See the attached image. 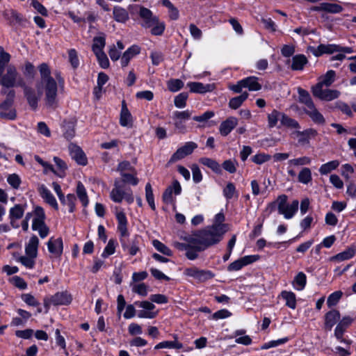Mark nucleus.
Returning <instances> with one entry per match:
<instances>
[{
  "label": "nucleus",
  "instance_id": "obj_34",
  "mask_svg": "<svg viewBox=\"0 0 356 356\" xmlns=\"http://www.w3.org/2000/svg\"><path fill=\"white\" fill-rule=\"evenodd\" d=\"M76 193L83 207H87L89 202L88 197L85 186L81 181H78Z\"/></svg>",
  "mask_w": 356,
  "mask_h": 356
},
{
  "label": "nucleus",
  "instance_id": "obj_49",
  "mask_svg": "<svg viewBox=\"0 0 356 356\" xmlns=\"http://www.w3.org/2000/svg\"><path fill=\"white\" fill-rule=\"evenodd\" d=\"M35 258L30 255L21 256L18 258L17 261H19L26 268L32 269L34 268L35 264Z\"/></svg>",
  "mask_w": 356,
  "mask_h": 356
},
{
  "label": "nucleus",
  "instance_id": "obj_13",
  "mask_svg": "<svg viewBox=\"0 0 356 356\" xmlns=\"http://www.w3.org/2000/svg\"><path fill=\"white\" fill-rule=\"evenodd\" d=\"M69 151L71 157L81 165H86L88 159L83 151L75 144L71 143L69 145Z\"/></svg>",
  "mask_w": 356,
  "mask_h": 356
},
{
  "label": "nucleus",
  "instance_id": "obj_4",
  "mask_svg": "<svg viewBox=\"0 0 356 356\" xmlns=\"http://www.w3.org/2000/svg\"><path fill=\"white\" fill-rule=\"evenodd\" d=\"M24 80L19 76L14 65H8L5 69H0V85L4 88L19 86V82Z\"/></svg>",
  "mask_w": 356,
  "mask_h": 356
},
{
  "label": "nucleus",
  "instance_id": "obj_14",
  "mask_svg": "<svg viewBox=\"0 0 356 356\" xmlns=\"http://www.w3.org/2000/svg\"><path fill=\"white\" fill-rule=\"evenodd\" d=\"M312 10L316 12H325L331 14H337L341 13L343 10V8L337 3L322 2L318 6L313 7Z\"/></svg>",
  "mask_w": 356,
  "mask_h": 356
},
{
  "label": "nucleus",
  "instance_id": "obj_61",
  "mask_svg": "<svg viewBox=\"0 0 356 356\" xmlns=\"http://www.w3.org/2000/svg\"><path fill=\"white\" fill-rule=\"evenodd\" d=\"M147 289L148 286L145 283L136 284L132 286L133 292L142 296L147 295Z\"/></svg>",
  "mask_w": 356,
  "mask_h": 356
},
{
  "label": "nucleus",
  "instance_id": "obj_56",
  "mask_svg": "<svg viewBox=\"0 0 356 356\" xmlns=\"http://www.w3.org/2000/svg\"><path fill=\"white\" fill-rule=\"evenodd\" d=\"M291 136L293 138L297 139L298 143L302 145L307 143L309 141L308 134L307 131H300L296 130L291 133Z\"/></svg>",
  "mask_w": 356,
  "mask_h": 356
},
{
  "label": "nucleus",
  "instance_id": "obj_47",
  "mask_svg": "<svg viewBox=\"0 0 356 356\" xmlns=\"http://www.w3.org/2000/svg\"><path fill=\"white\" fill-rule=\"evenodd\" d=\"M152 245L153 246L161 253L163 254L164 255L170 257L172 255V252L171 250L167 247L165 244L161 243L157 239L152 241Z\"/></svg>",
  "mask_w": 356,
  "mask_h": 356
},
{
  "label": "nucleus",
  "instance_id": "obj_38",
  "mask_svg": "<svg viewBox=\"0 0 356 356\" xmlns=\"http://www.w3.org/2000/svg\"><path fill=\"white\" fill-rule=\"evenodd\" d=\"M248 97L247 92H243L241 95L232 98L229 102V106L232 109H237L239 108L244 101Z\"/></svg>",
  "mask_w": 356,
  "mask_h": 356
},
{
  "label": "nucleus",
  "instance_id": "obj_59",
  "mask_svg": "<svg viewBox=\"0 0 356 356\" xmlns=\"http://www.w3.org/2000/svg\"><path fill=\"white\" fill-rule=\"evenodd\" d=\"M214 274L208 270H200L196 280L200 282H204L209 280L212 279Z\"/></svg>",
  "mask_w": 356,
  "mask_h": 356
},
{
  "label": "nucleus",
  "instance_id": "obj_31",
  "mask_svg": "<svg viewBox=\"0 0 356 356\" xmlns=\"http://www.w3.org/2000/svg\"><path fill=\"white\" fill-rule=\"evenodd\" d=\"M256 76H249L243 79L244 88H248L250 91H258L261 89V85L258 82Z\"/></svg>",
  "mask_w": 356,
  "mask_h": 356
},
{
  "label": "nucleus",
  "instance_id": "obj_37",
  "mask_svg": "<svg viewBox=\"0 0 356 356\" xmlns=\"http://www.w3.org/2000/svg\"><path fill=\"white\" fill-rule=\"evenodd\" d=\"M312 179V171L309 168H302L298 175V180L300 183L307 184Z\"/></svg>",
  "mask_w": 356,
  "mask_h": 356
},
{
  "label": "nucleus",
  "instance_id": "obj_45",
  "mask_svg": "<svg viewBox=\"0 0 356 356\" xmlns=\"http://www.w3.org/2000/svg\"><path fill=\"white\" fill-rule=\"evenodd\" d=\"M191 114L192 112L189 110H186L183 111H177L172 113V118L173 120L184 122L186 120H188L191 118Z\"/></svg>",
  "mask_w": 356,
  "mask_h": 356
},
{
  "label": "nucleus",
  "instance_id": "obj_5",
  "mask_svg": "<svg viewBox=\"0 0 356 356\" xmlns=\"http://www.w3.org/2000/svg\"><path fill=\"white\" fill-rule=\"evenodd\" d=\"M45 214L44 209L39 206L34 208V218L32 229L37 231L41 238H45L49 234V228L44 223Z\"/></svg>",
  "mask_w": 356,
  "mask_h": 356
},
{
  "label": "nucleus",
  "instance_id": "obj_8",
  "mask_svg": "<svg viewBox=\"0 0 356 356\" xmlns=\"http://www.w3.org/2000/svg\"><path fill=\"white\" fill-rule=\"evenodd\" d=\"M312 90L314 96L327 102L334 100L340 95V92L337 90L323 89L319 86H313Z\"/></svg>",
  "mask_w": 356,
  "mask_h": 356
},
{
  "label": "nucleus",
  "instance_id": "obj_36",
  "mask_svg": "<svg viewBox=\"0 0 356 356\" xmlns=\"http://www.w3.org/2000/svg\"><path fill=\"white\" fill-rule=\"evenodd\" d=\"M282 298L286 301V305L291 309H294L296 307V298L294 293L291 291H282Z\"/></svg>",
  "mask_w": 356,
  "mask_h": 356
},
{
  "label": "nucleus",
  "instance_id": "obj_7",
  "mask_svg": "<svg viewBox=\"0 0 356 356\" xmlns=\"http://www.w3.org/2000/svg\"><path fill=\"white\" fill-rule=\"evenodd\" d=\"M72 300V296L67 291L57 292L49 299H45L44 301V305L47 309H48L51 305H67L70 304Z\"/></svg>",
  "mask_w": 356,
  "mask_h": 356
},
{
  "label": "nucleus",
  "instance_id": "obj_9",
  "mask_svg": "<svg viewBox=\"0 0 356 356\" xmlns=\"http://www.w3.org/2000/svg\"><path fill=\"white\" fill-rule=\"evenodd\" d=\"M181 192V186L177 180H174L170 186H169L163 192L162 198L163 202L168 204H174L175 199L172 196V193L177 195Z\"/></svg>",
  "mask_w": 356,
  "mask_h": 356
},
{
  "label": "nucleus",
  "instance_id": "obj_63",
  "mask_svg": "<svg viewBox=\"0 0 356 356\" xmlns=\"http://www.w3.org/2000/svg\"><path fill=\"white\" fill-rule=\"evenodd\" d=\"M353 173L354 168L351 165L346 163L341 166V175L346 181H348L350 179L351 175Z\"/></svg>",
  "mask_w": 356,
  "mask_h": 356
},
{
  "label": "nucleus",
  "instance_id": "obj_35",
  "mask_svg": "<svg viewBox=\"0 0 356 356\" xmlns=\"http://www.w3.org/2000/svg\"><path fill=\"white\" fill-rule=\"evenodd\" d=\"M307 283V277L302 272L298 273L294 277L292 284L295 289L302 291L305 289Z\"/></svg>",
  "mask_w": 356,
  "mask_h": 356
},
{
  "label": "nucleus",
  "instance_id": "obj_17",
  "mask_svg": "<svg viewBox=\"0 0 356 356\" xmlns=\"http://www.w3.org/2000/svg\"><path fill=\"white\" fill-rule=\"evenodd\" d=\"M47 248L54 257H60L63 253V244L61 238H50L47 242Z\"/></svg>",
  "mask_w": 356,
  "mask_h": 356
},
{
  "label": "nucleus",
  "instance_id": "obj_20",
  "mask_svg": "<svg viewBox=\"0 0 356 356\" xmlns=\"http://www.w3.org/2000/svg\"><path fill=\"white\" fill-rule=\"evenodd\" d=\"M238 120L235 117H229L225 121L222 122L219 127L220 134L223 136H227L238 124Z\"/></svg>",
  "mask_w": 356,
  "mask_h": 356
},
{
  "label": "nucleus",
  "instance_id": "obj_1",
  "mask_svg": "<svg viewBox=\"0 0 356 356\" xmlns=\"http://www.w3.org/2000/svg\"><path fill=\"white\" fill-rule=\"evenodd\" d=\"M40 81L36 85V90L25 84L24 80L19 82V86L23 88L24 96L29 105L36 110L38 101L42 92L44 93V103L48 108H56L58 105V85L63 87L64 80L59 72L54 73L55 78L51 74V70L47 63H42L38 67Z\"/></svg>",
  "mask_w": 356,
  "mask_h": 356
},
{
  "label": "nucleus",
  "instance_id": "obj_39",
  "mask_svg": "<svg viewBox=\"0 0 356 356\" xmlns=\"http://www.w3.org/2000/svg\"><path fill=\"white\" fill-rule=\"evenodd\" d=\"M106 44L105 38L103 36L95 37L93 38V43L92 49L94 54L104 52V48Z\"/></svg>",
  "mask_w": 356,
  "mask_h": 356
},
{
  "label": "nucleus",
  "instance_id": "obj_55",
  "mask_svg": "<svg viewBox=\"0 0 356 356\" xmlns=\"http://www.w3.org/2000/svg\"><path fill=\"white\" fill-rule=\"evenodd\" d=\"M188 93L181 92L175 97V106L179 108H183L186 105V100L188 99Z\"/></svg>",
  "mask_w": 356,
  "mask_h": 356
},
{
  "label": "nucleus",
  "instance_id": "obj_40",
  "mask_svg": "<svg viewBox=\"0 0 356 356\" xmlns=\"http://www.w3.org/2000/svg\"><path fill=\"white\" fill-rule=\"evenodd\" d=\"M339 165V161L337 160L329 161L325 164H323L320 167L319 172L322 175H327L332 170L337 169Z\"/></svg>",
  "mask_w": 356,
  "mask_h": 356
},
{
  "label": "nucleus",
  "instance_id": "obj_10",
  "mask_svg": "<svg viewBox=\"0 0 356 356\" xmlns=\"http://www.w3.org/2000/svg\"><path fill=\"white\" fill-rule=\"evenodd\" d=\"M339 45L335 44H321L317 47L309 46L307 47V51L312 53L316 57H319L323 54H332L338 52Z\"/></svg>",
  "mask_w": 356,
  "mask_h": 356
},
{
  "label": "nucleus",
  "instance_id": "obj_44",
  "mask_svg": "<svg viewBox=\"0 0 356 356\" xmlns=\"http://www.w3.org/2000/svg\"><path fill=\"white\" fill-rule=\"evenodd\" d=\"M298 94L300 96V102L305 104L307 106V108L313 106L314 102L311 99V97L307 91L303 90L302 88L298 89Z\"/></svg>",
  "mask_w": 356,
  "mask_h": 356
},
{
  "label": "nucleus",
  "instance_id": "obj_54",
  "mask_svg": "<svg viewBox=\"0 0 356 356\" xmlns=\"http://www.w3.org/2000/svg\"><path fill=\"white\" fill-rule=\"evenodd\" d=\"M54 161L58 170V171L56 172V174L58 175L60 177H63L65 176V171L67 168V164L64 161H63L61 159L57 156L54 157Z\"/></svg>",
  "mask_w": 356,
  "mask_h": 356
},
{
  "label": "nucleus",
  "instance_id": "obj_26",
  "mask_svg": "<svg viewBox=\"0 0 356 356\" xmlns=\"http://www.w3.org/2000/svg\"><path fill=\"white\" fill-rule=\"evenodd\" d=\"M140 53V48L136 45H133L127 49L123 54L121 59L122 67L128 65L130 60L136 55Z\"/></svg>",
  "mask_w": 356,
  "mask_h": 356
},
{
  "label": "nucleus",
  "instance_id": "obj_62",
  "mask_svg": "<svg viewBox=\"0 0 356 356\" xmlns=\"http://www.w3.org/2000/svg\"><path fill=\"white\" fill-rule=\"evenodd\" d=\"M10 56L0 47V69H5L8 65Z\"/></svg>",
  "mask_w": 356,
  "mask_h": 356
},
{
  "label": "nucleus",
  "instance_id": "obj_22",
  "mask_svg": "<svg viewBox=\"0 0 356 356\" xmlns=\"http://www.w3.org/2000/svg\"><path fill=\"white\" fill-rule=\"evenodd\" d=\"M118 220V229L120 233L121 238H126L129 236L127 230V219L122 211H117L115 213Z\"/></svg>",
  "mask_w": 356,
  "mask_h": 356
},
{
  "label": "nucleus",
  "instance_id": "obj_33",
  "mask_svg": "<svg viewBox=\"0 0 356 356\" xmlns=\"http://www.w3.org/2000/svg\"><path fill=\"white\" fill-rule=\"evenodd\" d=\"M113 17L116 22L124 23L129 19V13L124 8L115 6L113 8Z\"/></svg>",
  "mask_w": 356,
  "mask_h": 356
},
{
  "label": "nucleus",
  "instance_id": "obj_15",
  "mask_svg": "<svg viewBox=\"0 0 356 356\" xmlns=\"http://www.w3.org/2000/svg\"><path fill=\"white\" fill-rule=\"evenodd\" d=\"M38 191L40 195L46 203L49 204L55 210H58L57 201L47 187L44 184H40L38 187Z\"/></svg>",
  "mask_w": 356,
  "mask_h": 356
},
{
  "label": "nucleus",
  "instance_id": "obj_51",
  "mask_svg": "<svg viewBox=\"0 0 356 356\" xmlns=\"http://www.w3.org/2000/svg\"><path fill=\"white\" fill-rule=\"evenodd\" d=\"M116 245L117 242L113 239H110L102 254V257L104 258H107L110 255L114 254Z\"/></svg>",
  "mask_w": 356,
  "mask_h": 356
},
{
  "label": "nucleus",
  "instance_id": "obj_41",
  "mask_svg": "<svg viewBox=\"0 0 356 356\" xmlns=\"http://www.w3.org/2000/svg\"><path fill=\"white\" fill-rule=\"evenodd\" d=\"M200 161L204 165L211 168L213 172L216 173L221 172L220 165L216 161L210 158L204 157L200 159Z\"/></svg>",
  "mask_w": 356,
  "mask_h": 356
},
{
  "label": "nucleus",
  "instance_id": "obj_32",
  "mask_svg": "<svg viewBox=\"0 0 356 356\" xmlns=\"http://www.w3.org/2000/svg\"><path fill=\"white\" fill-rule=\"evenodd\" d=\"M305 113L312 119L314 122L320 124H324L325 119L323 115L318 112L314 105L308 108H306Z\"/></svg>",
  "mask_w": 356,
  "mask_h": 356
},
{
  "label": "nucleus",
  "instance_id": "obj_46",
  "mask_svg": "<svg viewBox=\"0 0 356 356\" xmlns=\"http://www.w3.org/2000/svg\"><path fill=\"white\" fill-rule=\"evenodd\" d=\"M281 125L289 129H300V125L298 122L294 119H292L288 115H286L285 113H284V115L282 116Z\"/></svg>",
  "mask_w": 356,
  "mask_h": 356
},
{
  "label": "nucleus",
  "instance_id": "obj_29",
  "mask_svg": "<svg viewBox=\"0 0 356 356\" xmlns=\"http://www.w3.org/2000/svg\"><path fill=\"white\" fill-rule=\"evenodd\" d=\"M283 115H284V113L280 112L279 111H277L276 109H273L267 115L268 128L271 129V128L276 127L278 121H280V124H281Z\"/></svg>",
  "mask_w": 356,
  "mask_h": 356
},
{
  "label": "nucleus",
  "instance_id": "obj_21",
  "mask_svg": "<svg viewBox=\"0 0 356 356\" xmlns=\"http://www.w3.org/2000/svg\"><path fill=\"white\" fill-rule=\"evenodd\" d=\"M187 87L191 92L204 94L211 92L215 88L214 84H204L200 82H188Z\"/></svg>",
  "mask_w": 356,
  "mask_h": 356
},
{
  "label": "nucleus",
  "instance_id": "obj_25",
  "mask_svg": "<svg viewBox=\"0 0 356 356\" xmlns=\"http://www.w3.org/2000/svg\"><path fill=\"white\" fill-rule=\"evenodd\" d=\"M39 239L35 235H33L25 245V253L26 255L37 257Z\"/></svg>",
  "mask_w": 356,
  "mask_h": 356
},
{
  "label": "nucleus",
  "instance_id": "obj_57",
  "mask_svg": "<svg viewBox=\"0 0 356 356\" xmlns=\"http://www.w3.org/2000/svg\"><path fill=\"white\" fill-rule=\"evenodd\" d=\"M69 61L71 66L74 69H76L79 65V59L78 57L77 51L74 49L68 50Z\"/></svg>",
  "mask_w": 356,
  "mask_h": 356
},
{
  "label": "nucleus",
  "instance_id": "obj_53",
  "mask_svg": "<svg viewBox=\"0 0 356 356\" xmlns=\"http://www.w3.org/2000/svg\"><path fill=\"white\" fill-rule=\"evenodd\" d=\"M145 197L147 202L150 206V207L153 210H155L156 207L154 203L153 190L149 183H147L145 186Z\"/></svg>",
  "mask_w": 356,
  "mask_h": 356
},
{
  "label": "nucleus",
  "instance_id": "obj_43",
  "mask_svg": "<svg viewBox=\"0 0 356 356\" xmlns=\"http://www.w3.org/2000/svg\"><path fill=\"white\" fill-rule=\"evenodd\" d=\"M312 162L311 158L304 156L293 159H290L288 161V164L289 167L292 166H301V165H309Z\"/></svg>",
  "mask_w": 356,
  "mask_h": 356
},
{
  "label": "nucleus",
  "instance_id": "obj_6",
  "mask_svg": "<svg viewBox=\"0 0 356 356\" xmlns=\"http://www.w3.org/2000/svg\"><path fill=\"white\" fill-rule=\"evenodd\" d=\"M111 199L115 202L120 203L124 199L128 204L134 202V197L131 190L125 192L120 186L118 181H115L114 184V188L112 189L110 194Z\"/></svg>",
  "mask_w": 356,
  "mask_h": 356
},
{
  "label": "nucleus",
  "instance_id": "obj_50",
  "mask_svg": "<svg viewBox=\"0 0 356 356\" xmlns=\"http://www.w3.org/2000/svg\"><path fill=\"white\" fill-rule=\"evenodd\" d=\"M343 296V293L341 291H337L331 293L327 300V305L329 307L335 306Z\"/></svg>",
  "mask_w": 356,
  "mask_h": 356
},
{
  "label": "nucleus",
  "instance_id": "obj_60",
  "mask_svg": "<svg viewBox=\"0 0 356 356\" xmlns=\"http://www.w3.org/2000/svg\"><path fill=\"white\" fill-rule=\"evenodd\" d=\"M35 160L44 168V173L47 174L49 172H52L54 174L56 171L54 170L53 165L48 162L43 161L39 156L35 155L34 156Z\"/></svg>",
  "mask_w": 356,
  "mask_h": 356
},
{
  "label": "nucleus",
  "instance_id": "obj_24",
  "mask_svg": "<svg viewBox=\"0 0 356 356\" xmlns=\"http://www.w3.org/2000/svg\"><path fill=\"white\" fill-rule=\"evenodd\" d=\"M340 319V313L337 309H332L325 315V327L331 330L332 327Z\"/></svg>",
  "mask_w": 356,
  "mask_h": 356
},
{
  "label": "nucleus",
  "instance_id": "obj_16",
  "mask_svg": "<svg viewBox=\"0 0 356 356\" xmlns=\"http://www.w3.org/2000/svg\"><path fill=\"white\" fill-rule=\"evenodd\" d=\"M258 259L257 256H245L231 263L227 267L229 271H236L241 270L243 266H247Z\"/></svg>",
  "mask_w": 356,
  "mask_h": 356
},
{
  "label": "nucleus",
  "instance_id": "obj_2",
  "mask_svg": "<svg viewBox=\"0 0 356 356\" xmlns=\"http://www.w3.org/2000/svg\"><path fill=\"white\" fill-rule=\"evenodd\" d=\"M227 229V225L208 226L195 232L190 241L200 243L203 248L207 249L218 243Z\"/></svg>",
  "mask_w": 356,
  "mask_h": 356
},
{
  "label": "nucleus",
  "instance_id": "obj_18",
  "mask_svg": "<svg viewBox=\"0 0 356 356\" xmlns=\"http://www.w3.org/2000/svg\"><path fill=\"white\" fill-rule=\"evenodd\" d=\"M192 238V235L188 237H186V242L191 243L190 246L187 249L185 255L189 260H195L196 259L199 254L200 252L204 251L206 249L202 247L200 243H192L190 241V239Z\"/></svg>",
  "mask_w": 356,
  "mask_h": 356
},
{
  "label": "nucleus",
  "instance_id": "obj_23",
  "mask_svg": "<svg viewBox=\"0 0 356 356\" xmlns=\"http://www.w3.org/2000/svg\"><path fill=\"white\" fill-rule=\"evenodd\" d=\"M120 124L122 127L131 128L133 126V118L125 103L123 102L120 112Z\"/></svg>",
  "mask_w": 356,
  "mask_h": 356
},
{
  "label": "nucleus",
  "instance_id": "obj_30",
  "mask_svg": "<svg viewBox=\"0 0 356 356\" xmlns=\"http://www.w3.org/2000/svg\"><path fill=\"white\" fill-rule=\"evenodd\" d=\"M62 205L68 207L69 212L72 213L75 210V202L76 200V196L74 194L70 193L66 196L65 195L59 198Z\"/></svg>",
  "mask_w": 356,
  "mask_h": 356
},
{
  "label": "nucleus",
  "instance_id": "obj_28",
  "mask_svg": "<svg viewBox=\"0 0 356 356\" xmlns=\"http://www.w3.org/2000/svg\"><path fill=\"white\" fill-rule=\"evenodd\" d=\"M335 72L332 70H329L325 73V74L319 78V81L316 86H319L320 87H329L335 81Z\"/></svg>",
  "mask_w": 356,
  "mask_h": 356
},
{
  "label": "nucleus",
  "instance_id": "obj_3",
  "mask_svg": "<svg viewBox=\"0 0 356 356\" xmlns=\"http://www.w3.org/2000/svg\"><path fill=\"white\" fill-rule=\"evenodd\" d=\"M287 195L284 194L280 195L274 202L268 204L267 209L272 211L277 207L279 214L283 215L285 219H291L298 211L299 202L297 200H294L289 204H287Z\"/></svg>",
  "mask_w": 356,
  "mask_h": 356
},
{
  "label": "nucleus",
  "instance_id": "obj_19",
  "mask_svg": "<svg viewBox=\"0 0 356 356\" xmlns=\"http://www.w3.org/2000/svg\"><path fill=\"white\" fill-rule=\"evenodd\" d=\"M24 211L25 207L22 204H15L13 207L10 208L9 211V218L12 227L17 228L19 227L15 221L22 218Z\"/></svg>",
  "mask_w": 356,
  "mask_h": 356
},
{
  "label": "nucleus",
  "instance_id": "obj_48",
  "mask_svg": "<svg viewBox=\"0 0 356 356\" xmlns=\"http://www.w3.org/2000/svg\"><path fill=\"white\" fill-rule=\"evenodd\" d=\"M355 248L352 247L344 250L342 252L337 254L336 256L334 257V259L341 261L352 258L355 255Z\"/></svg>",
  "mask_w": 356,
  "mask_h": 356
},
{
  "label": "nucleus",
  "instance_id": "obj_27",
  "mask_svg": "<svg viewBox=\"0 0 356 356\" xmlns=\"http://www.w3.org/2000/svg\"><path fill=\"white\" fill-rule=\"evenodd\" d=\"M307 63L308 60L305 55L298 54L292 58L291 68L292 70H302Z\"/></svg>",
  "mask_w": 356,
  "mask_h": 356
},
{
  "label": "nucleus",
  "instance_id": "obj_64",
  "mask_svg": "<svg viewBox=\"0 0 356 356\" xmlns=\"http://www.w3.org/2000/svg\"><path fill=\"white\" fill-rule=\"evenodd\" d=\"M151 33L154 35H161L165 30V25L163 22H159L158 19H156V23L151 26Z\"/></svg>",
  "mask_w": 356,
  "mask_h": 356
},
{
  "label": "nucleus",
  "instance_id": "obj_11",
  "mask_svg": "<svg viewBox=\"0 0 356 356\" xmlns=\"http://www.w3.org/2000/svg\"><path fill=\"white\" fill-rule=\"evenodd\" d=\"M197 147V145L194 142H187L182 147L177 149V150L172 154L170 158V162H175L180 160L185 156L192 154L195 149Z\"/></svg>",
  "mask_w": 356,
  "mask_h": 356
},
{
  "label": "nucleus",
  "instance_id": "obj_12",
  "mask_svg": "<svg viewBox=\"0 0 356 356\" xmlns=\"http://www.w3.org/2000/svg\"><path fill=\"white\" fill-rule=\"evenodd\" d=\"M136 8H138L139 16L143 20V22L141 23L142 26L147 29L150 28L155 24L157 17L156 16H153L150 10L142 6H136Z\"/></svg>",
  "mask_w": 356,
  "mask_h": 356
},
{
  "label": "nucleus",
  "instance_id": "obj_52",
  "mask_svg": "<svg viewBox=\"0 0 356 356\" xmlns=\"http://www.w3.org/2000/svg\"><path fill=\"white\" fill-rule=\"evenodd\" d=\"M15 92L13 90H9L7 92V98L6 99L0 104V111L7 110L8 108H12L11 106L13 104V99L15 97Z\"/></svg>",
  "mask_w": 356,
  "mask_h": 356
},
{
  "label": "nucleus",
  "instance_id": "obj_58",
  "mask_svg": "<svg viewBox=\"0 0 356 356\" xmlns=\"http://www.w3.org/2000/svg\"><path fill=\"white\" fill-rule=\"evenodd\" d=\"M184 87V82L180 79H170L168 82V88L170 91L175 92Z\"/></svg>",
  "mask_w": 356,
  "mask_h": 356
},
{
  "label": "nucleus",
  "instance_id": "obj_42",
  "mask_svg": "<svg viewBox=\"0 0 356 356\" xmlns=\"http://www.w3.org/2000/svg\"><path fill=\"white\" fill-rule=\"evenodd\" d=\"M183 348L182 343H179L177 341H164L159 343L154 347V349H161V348H175V349H181Z\"/></svg>",
  "mask_w": 356,
  "mask_h": 356
}]
</instances>
